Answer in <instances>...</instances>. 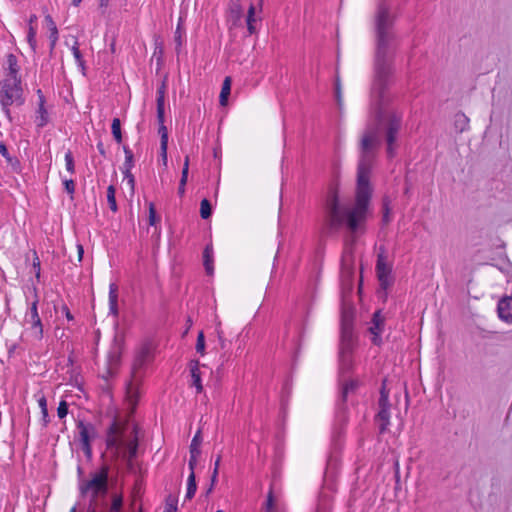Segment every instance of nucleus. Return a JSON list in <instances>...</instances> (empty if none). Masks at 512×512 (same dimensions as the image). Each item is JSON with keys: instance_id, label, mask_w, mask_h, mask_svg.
<instances>
[{"instance_id": "1", "label": "nucleus", "mask_w": 512, "mask_h": 512, "mask_svg": "<svg viewBox=\"0 0 512 512\" xmlns=\"http://www.w3.org/2000/svg\"><path fill=\"white\" fill-rule=\"evenodd\" d=\"M394 18L385 2H380L375 16L376 57L375 79L372 94L375 101V124L369 125L360 141V151L363 157L372 156L381 142L382 130H385V140L388 157H394L395 141L401 126V116L386 109L388 98L385 94L393 75L391 45L394 40Z\"/></svg>"}, {"instance_id": "2", "label": "nucleus", "mask_w": 512, "mask_h": 512, "mask_svg": "<svg viewBox=\"0 0 512 512\" xmlns=\"http://www.w3.org/2000/svg\"><path fill=\"white\" fill-rule=\"evenodd\" d=\"M370 162H360L357 170L355 204L352 207L342 205L337 188H332L327 198L326 227L328 233H337L342 228L355 232L366 220L372 196L370 185Z\"/></svg>"}, {"instance_id": "3", "label": "nucleus", "mask_w": 512, "mask_h": 512, "mask_svg": "<svg viewBox=\"0 0 512 512\" xmlns=\"http://www.w3.org/2000/svg\"><path fill=\"white\" fill-rule=\"evenodd\" d=\"M151 358V347L144 344L137 351L130 371V378L126 384V398L134 407L140 396V385L145 375V368Z\"/></svg>"}, {"instance_id": "4", "label": "nucleus", "mask_w": 512, "mask_h": 512, "mask_svg": "<svg viewBox=\"0 0 512 512\" xmlns=\"http://www.w3.org/2000/svg\"><path fill=\"white\" fill-rule=\"evenodd\" d=\"M355 345L356 338L353 330V315L351 312L343 311L339 352L340 370L342 373H348L353 367L352 353Z\"/></svg>"}, {"instance_id": "5", "label": "nucleus", "mask_w": 512, "mask_h": 512, "mask_svg": "<svg viewBox=\"0 0 512 512\" xmlns=\"http://www.w3.org/2000/svg\"><path fill=\"white\" fill-rule=\"evenodd\" d=\"M79 492L82 497L89 496V502L96 505L107 506L105 496L108 492V468L103 466L98 472L91 475L89 480L79 481Z\"/></svg>"}, {"instance_id": "6", "label": "nucleus", "mask_w": 512, "mask_h": 512, "mask_svg": "<svg viewBox=\"0 0 512 512\" xmlns=\"http://www.w3.org/2000/svg\"><path fill=\"white\" fill-rule=\"evenodd\" d=\"M21 80L5 78L0 87V103L4 114L11 120L9 107L13 104L21 106L24 103Z\"/></svg>"}, {"instance_id": "7", "label": "nucleus", "mask_w": 512, "mask_h": 512, "mask_svg": "<svg viewBox=\"0 0 512 512\" xmlns=\"http://www.w3.org/2000/svg\"><path fill=\"white\" fill-rule=\"evenodd\" d=\"M132 433L134 437L132 440L125 442L123 440V433L121 432L120 427L117 423H113L109 428V435L107 437V446L108 447H122L125 446L127 451V462L128 465L132 466V460L137 455L138 450V428L137 426H133Z\"/></svg>"}, {"instance_id": "8", "label": "nucleus", "mask_w": 512, "mask_h": 512, "mask_svg": "<svg viewBox=\"0 0 512 512\" xmlns=\"http://www.w3.org/2000/svg\"><path fill=\"white\" fill-rule=\"evenodd\" d=\"M379 411L376 415V421L379 425L380 433L387 431L390 425V403L389 392L386 390L385 381H383L380 389V397L378 400Z\"/></svg>"}, {"instance_id": "9", "label": "nucleus", "mask_w": 512, "mask_h": 512, "mask_svg": "<svg viewBox=\"0 0 512 512\" xmlns=\"http://www.w3.org/2000/svg\"><path fill=\"white\" fill-rule=\"evenodd\" d=\"M157 104V120L160 124L159 126V134L161 136L160 141V157L162 160H167V144H168V133L167 128L164 125L165 121V97L157 96L156 99Z\"/></svg>"}, {"instance_id": "10", "label": "nucleus", "mask_w": 512, "mask_h": 512, "mask_svg": "<svg viewBox=\"0 0 512 512\" xmlns=\"http://www.w3.org/2000/svg\"><path fill=\"white\" fill-rule=\"evenodd\" d=\"M34 292L36 293V288H34ZM38 297L35 294V299L31 303L29 311L25 315V321L27 324H30V328L32 330L33 336L40 340L43 337V326L41 319L38 314Z\"/></svg>"}, {"instance_id": "11", "label": "nucleus", "mask_w": 512, "mask_h": 512, "mask_svg": "<svg viewBox=\"0 0 512 512\" xmlns=\"http://www.w3.org/2000/svg\"><path fill=\"white\" fill-rule=\"evenodd\" d=\"M38 96V108L36 110L35 123L39 128H43L49 122V113L47 108L45 107V96L41 89L37 90Z\"/></svg>"}, {"instance_id": "12", "label": "nucleus", "mask_w": 512, "mask_h": 512, "mask_svg": "<svg viewBox=\"0 0 512 512\" xmlns=\"http://www.w3.org/2000/svg\"><path fill=\"white\" fill-rule=\"evenodd\" d=\"M384 329V317L381 315V311H376L373 314L371 326L369 328L370 333L373 335L372 342L375 345H380L382 342L381 334Z\"/></svg>"}, {"instance_id": "13", "label": "nucleus", "mask_w": 512, "mask_h": 512, "mask_svg": "<svg viewBox=\"0 0 512 512\" xmlns=\"http://www.w3.org/2000/svg\"><path fill=\"white\" fill-rule=\"evenodd\" d=\"M77 429L81 444L91 443L97 435L95 427L92 424H85L82 420L77 422Z\"/></svg>"}, {"instance_id": "14", "label": "nucleus", "mask_w": 512, "mask_h": 512, "mask_svg": "<svg viewBox=\"0 0 512 512\" xmlns=\"http://www.w3.org/2000/svg\"><path fill=\"white\" fill-rule=\"evenodd\" d=\"M500 319L512 323V296L502 298L497 307Z\"/></svg>"}, {"instance_id": "15", "label": "nucleus", "mask_w": 512, "mask_h": 512, "mask_svg": "<svg viewBox=\"0 0 512 512\" xmlns=\"http://www.w3.org/2000/svg\"><path fill=\"white\" fill-rule=\"evenodd\" d=\"M190 373L192 377V385L196 388L197 393H201L203 386L201 383V376L199 371V361L191 360L190 362Z\"/></svg>"}, {"instance_id": "16", "label": "nucleus", "mask_w": 512, "mask_h": 512, "mask_svg": "<svg viewBox=\"0 0 512 512\" xmlns=\"http://www.w3.org/2000/svg\"><path fill=\"white\" fill-rule=\"evenodd\" d=\"M109 310L112 315H118V286L115 283L109 286Z\"/></svg>"}, {"instance_id": "17", "label": "nucleus", "mask_w": 512, "mask_h": 512, "mask_svg": "<svg viewBox=\"0 0 512 512\" xmlns=\"http://www.w3.org/2000/svg\"><path fill=\"white\" fill-rule=\"evenodd\" d=\"M391 267L386 262L385 256L383 253L378 254L377 262H376V273L378 276L391 275Z\"/></svg>"}, {"instance_id": "18", "label": "nucleus", "mask_w": 512, "mask_h": 512, "mask_svg": "<svg viewBox=\"0 0 512 512\" xmlns=\"http://www.w3.org/2000/svg\"><path fill=\"white\" fill-rule=\"evenodd\" d=\"M8 74L6 78L20 79L18 77L19 66L15 55L9 54L7 56Z\"/></svg>"}, {"instance_id": "19", "label": "nucleus", "mask_w": 512, "mask_h": 512, "mask_svg": "<svg viewBox=\"0 0 512 512\" xmlns=\"http://www.w3.org/2000/svg\"><path fill=\"white\" fill-rule=\"evenodd\" d=\"M45 21L47 23L48 29L50 30L49 38L51 41V48H53L58 40V29L51 15L47 14L45 16Z\"/></svg>"}, {"instance_id": "20", "label": "nucleus", "mask_w": 512, "mask_h": 512, "mask_svg": "<svg viewBox=\"0 0 512 512\" xmlns=\"http://www.w3.org/2000/svg\"><path fill=\"white\" fill-rule=\"evenodd\" d=\"M454 127L457 132H464L469 127V119L463 113L454 116Z\"/></svg>"}, {"instance_id": "21", "label": "nucleus", "mask_w": 512, "mask_h": 512, "mask_svg": "<svg viewBox=\"0 0 512 512\" xmlns=\"http://www.w3.org/2000/svg\"><path fill=\"white\" fill-rule=\"evenodd\" d=\"M257 22V19L255 17V6L253 4L250 5L246 17V24H247V30L250 35L256 33V26L255 23Z\"/></svg>"}, {"instance_id": "22", "label": "nucleus", "mask_w": 512, "mask_h": 512, "mask_svg": "<svg viewBox=\"0 0 512 512\" xmlns=\"http://www.w3.org/2000/svg\"><path fill=\"white\" fill-rule=\"evenodd\" d=\"M231 91V79L230 77H226L223 81L220 96H219V102L220 105L225 106L228 101V96L230 95Z\"/></svg>"}, {"instance_id": "23", "label": "nucleus", "mask_w": 512, "mask_h": 512, "mask_svg": "<svg viewBox=\"0 0 512 512\" xmlns=\"http://www.w3.org/2000/svg\"><path fill=\"white\" fill-rule=\"evenodd\" d=\"M197 485H196V476L195 472H190L187 479V491L185 495V499H192L196 493Z\"/></svg>"}, {"instance_id": "24", "label": "nucleus", "mask_w": 512, "mask_h": 512, "mask_svg": "<svg viewBox=\"0 0 512 512\" xmlns=\"http://www.w3.org/2000/svg\"><path fill=\"white\" fill-rule=\"evenodd\" d=\"M334 91H335V99L337 102L338 109H339V111H342V109H343L342 85H341V80H340L338 73L336 74V78H335Z\"/></svg>"}, {"instance_id": "25", "label": "nucleus", "mask_w": 512, "mask_h": 512, "mask_svg": "<svg viewBox=\"0 0 512 512\" xmlns=\"http://www.w3.org/2000/svg\"><path fill=\"white\" fill-rule=\"evenodd\" d=\"M71 51L73 53V56L76 60V63L78 64V67L82 70L84 73L85 71V61L83 59V56L79 50V43L77 39H75L73 46L71 47Z\"/></svg>"}, {"instance_id": "26", "label": "nucleus", "mask_w": 512, "mask_h": 512, "mask_svg": "<svg viewBox=\"0 0 512 512\" xmlns=\"http://www.w3.org/2000/svg\"><path fill=\"white\" fill-rule=\"evenodd\" d=\"M201 442H202L201 430H198L191 441L189 452L194 453V454H201V450H200Z\"/></svg>"}, {"instance_id": "27", "label": "nucleus", "mask_w": 512, "mask_h": 512, "mask_svg": "<svg viewBox=\"0 0 512 512\" xmlns=\"http://www.w3.org/2000/svg\"><path fill=\"white\" fill-rule=\"evenodd\" d=\"M112 134L118 144L122 141V134H121V122L119 118H114L112 120L111 124Z\"/></svg>"}, {"instance_id": "28", "label": "nucleus", "mask_w": 512, "mask_h": 512, "mask_svg": "<svg viewBox=\"0 0 512 512\" xmlns=\"http://www.w3.org/2000/svg\"><path fill=\"white\" fill-rule=\"evenodd\" d=\"M358 387V381L356 380H350L347 383L344 384L341 392V397L343 401H346L347 396L350 392H353Z\"/></svg>"}, {"instance_id": "29", "label": "nucleus", "mask_w": 512, "mask_h": 512, "mask_svg": "<svg viewBox=\"0 0 512 512\" xmlns=\"http://www.w3.org/2000/svg\"><path fill=\"white\" fill-rule=\"evenodd\" d=\"M107 201L111 211L116 212L118 207L115 199V187L113 185H110L107 188Z\"/></svg>"}, {"instance_id": "30", "label": "nucleus", "mask_w": 512, "mask_h": 512, "mask_svg": "<svg viewBox=\"0 0 512 512\" xmlns=\"http://www.w3.org/2000/svg\"><path fill=\"white\" fill-rule=\"evenodd\" d=\"M212 214L211 204L204 198L200 203V216L202 219H208Z\"/></svg>"}, {"instance_id": "31", "label": "nucleus", "mask_w": 512, "mask_h": 512, "mask_svg": "<svg viewBox=\"0 0 512 512\" xmlns=\"http://www.w3.org/2000/svg\"><path fill=\"white\" fill-rule=\"evenodd\" d=\"M231 16L235 19V22L240 20L242 16V7L239 0H234L230 4Z\"/></svg>"}, {"instance_id": "32", "label": "nucleus", "mask_w": 512, "mask_h": 512, "mask_svg": "<svg viewBox=\"0 0 512 512\" xmlns=\"http://www.w3.org/2000/svg\"><path fill=\"white\" fill-rule=\"evenodd\" d=\"M27 41L28 44L33 52L36 51L37 47V41H36V29L33 25H30L28 27V33H27Z\"/></svg>"}, {"instance_id": "33", "label": "nucleus", "mask_w": 512, "mask_h": 512, "mask_svg": "<svg viewBox=\"0 0 512 512\" xmlns=\"http://www.w3.org/2000/svg\"><path fill=\"white\" fill-rule=\"evenodd\" d=\"M60 176L62 177L64 188H65L66 192L72 196L75 192L74 180L71 178H68L62 172H60Z\"/></svg>"}, {"instance_id": "34", "label": "nucleus", "mask_w": 512, "mask_h": 512, "mask_svg": "<svg viewBox=\"0 0 512 512\" xmlns=\"http://www.w3.org/2000/svg\"><path fill=\"white\" fill-rule=\"evenodd\" d=\"M127 166L126 168L123 170V173H124V180L127 181L128 185L130 186L131 190H134V185H135V179H134V176L133 174L131 173V162H127Z\"/></svg>"}, {"instance_id": "35", "label": "nucleus", "mask_w": 512, "mask_h": 512, "mask_svg": "<svg viewBox=\"0 0 512 512\" xmlns=\"http://www.w3.org/2000/svg\"><path fill=\"white\" fill-rule=\"evenodd\" d=\"M38 404L41 409L44 425H46L48 423V409L46 398L44 396L40 397L38 400Z\"/></svg>"}, {"instance_id": "36", "label": "nucleus", "mask_w": 512, "mask_h": 512, "mask_svg": "<svg viewBox=\"0 0 512 512\" xmlns=\"http://www.w3.org/2000/svg\"><path fill=\"white\" fill-rule=\"evenodd\" d=\"M123 504L122 496L114 495L109 512H120Z\"/></svg>"}, {"instance_id": "37", "label": "nucleus", "mask_w": 512, "mask_h": 512, "mask_svg": "<svg viewBox=\"0 0 512 512\" xmlns=\"http://www.w3.org/2000/svg\"><path fill=\"white\" fill-rule=\"evenodd\" d=\"M148 211H149V215H148L149 225L154 226L156 224V222L158 221L154 203H152V202L149 203Z\"/></svg>"}, {"instance_id": "38", "label": "nucleus", "mask_w": 512, "mask_h": 512, "mask_svg": "<svg viewBox=\"0 0 512 512\" xmlns=\"http://www.w3.org/2000/svg\"><path fill=\"white\" fill-rule=\"evenodd\" d=\"M378 281L383 290H387L393 283L391 275L378 276Z\"/></svg>"}, {"instance_id": "39", "label": "nucleus", "mask_w": 512, "mask_h": 512, "mask_svg": "<svg viewBox=\"0 0 512 512\" xmlns=\"http://www.w3.org/2000/svg\"><path fill=\"white\" fill-rule=\"evenodd\" d=\"M196 351L202 355L205 351V337L202 331H200L197 336Z\"/></svg>"}, {"instance_id": "40", "label": "nucleus", "mask_w": 512, "mask_h": 512, "mask_svg": "<svg viewBox=\"0 0 512 512\" xmlns=\"http://www.w3.org/2000/svg\"><path fill=\"white\" fill-rule=\"evenodd\" d=\"M182 35H183V31L181 29V19H180L179 23H178V26L176 28V31H175V36H174V40H175V43H176V50L177 51L182 46Z\"/></svg>"}, {"instance_id": "41", "label": "nucleus", "mask_w": 512, "mask_h": 512, "mask_svg": "<svg viewBox=\"0 0 512 512\" xmlns=\"http://www.w3.org/2000/svg\"><path fill=\"white\" fill-rule=\"evenodd\" d=\"M107 506L96 505L93 501L92 503H88L86 506V512H107Z\"/></svg>"}, {"instance_id": "42", "label": "nucleus", "mask_w": 512, "mask_h": 512, "mask_svg": "<svg viewBox=\"0 0 512 512\" xmlns=\"http://www.w3.org/2000/svg\"><path fill=\"white\" fill-rule=\"evenodd\" d=\"M199 456H200V454L190 453V458L188 461V467H189L190 472H195V468L197 466Z\"/></svg>"}, {"instance_id": "43", "label": "nucleus", "mask_w": 512, "mask_h": 512, "mask_svg": "<svg viewBox=\"0 0 512 512\" xmlns=\"http://www.w3.org/2000/svg\"><path fill=\"white\" fill-rule=\"evenodd\" d=\"M57 414L59 418H64L68 414V405L65 401L59 403Z\"/></svg>"}, {"instance_id": "44", "label": "nucleus", "mask_w": 512, "mask_h": 512, "mask_svg": "<svg viewBox=\"0 0 512 512\" xmlns=\"http://www.w3.org/2000/svg\"><path fill=\"white\" fill-rule=\"evenodd\" d=\"M212 257H213V248L211 245H207L203 252L204 262L205 261L213 262Z\"/></svg>"}, {"instance_id": "45", "label": "nucleus", "mask_w": 512, "mask_h": 512, "mask_svg": "<svg viewBox=\"0 0 512 512\" xmlns=\"http://www.w3.org/2000/svg\"><path fill=\"white\" fill-rule=\"evenodd\" d=\"M33 268L35 269V276L37 279L40 278V259L37 256L36 252H34V258L32 263Z\"/></svg>"}, {"instance_id": "46", "label": "nucleus", "mask_w": 512, "mask_h": 512, "mask_svg": "<svg viewBox=\"0 0 512 512\" xmlns=\"http://www.w3.org/2000/svg\"><path fill=\"white\" fill-rule=\"evenodd\" d=\"M273 508H274V498H273L272 492L270 491L267 496L265 509L267 512H272Z\"/></svg>"}, {"instance_id": "47", "label": "nucleus", "mask_w": 512, "mask_h": 512, "mask_svg": "<svg viewBox=\"0 0 512 512\" xmlns=\"http://www.w3.org/2000/svg\"><path fill=\"white\" fill-rule=\"evenodd\" d=\"M220 325H221V322H218L216 332L218 335L220 346L222 349H224L226 347V340L223 337V331L220 329Z\"/></svg>"}, {"instance_id": "48", "label": "nucleus", "mask_w": 512, "mask_h": 512, "mask_svg": "<svg viewBox=\"0 0 512 512\" xmlns=\"http://www.w3.org/2000/svg\"><path fill=\"white\" fill-rule=\"evenodd\" d=\"M187 179H188V177H185L184 175H181V179H180V183H179V187H178V194H179V196H183L184 193H185V186H186V183H187Z\"/></svg>"}, {"instance_id": "49", "label": "nucleus", "mask_w": 512, "mask_h": 512, "mask_svg": "<svg viewBox=\"0 0 512 512\" xmlns=\"http://www.w3.org/2000/svg\"><path fill=\"white\" fill-rule=\"evenodd\" d=\"M165 512H177V505L175 500L171 498L167 500Z\"/></svg>"}, {"instance_id": "50", "label": "nucleus", "mask_w": 512, "mask_h": 512, "mask_svg": "<svg viewBox=\"0 0 512 512\" xmlns=\"http://www.w3.org/2000/svg\"><path fill=\"white\" fill-rule=\"evenodd\" d=\"M83 452L88 460L92 458V447L91 443L82 444Z\"/></svg>"}, {"instance_id": "51", "label": "nucleus", "mask_w": 512, "mask_h": 512, "mask_svg": "<svg viewBox=\"0 0 512 512\" xmlns=\"http://www.w3.org/2000/svg\"><path fill=\"white\" fill-rule=\"evenodd\" d=\"M0 153L6 160H11L9 157L8 149L3 142L0 143Z\"/></svg>"}, {"instance_id": "52", "label": "nucleus", "mask_w": 512, "mask_h": 512, "mask_svg": "<svg viewBox=\"0 0 512 512\" xmlns=\"http://www.w3.org/2000/svg\"><path fill=\"white\" fill-rule=\"evenodd\" d=\"M165 92H166V84H165V82H162V84L157 89V96L165 97Z\"/></svg>"}, {"instance_id": "53", "label": "nucleus", "mask_w": 512, "mask_h": 512, "mask_svg": "<svg viewBox=\"0 0 512 512\" xmlns=\"http://www.w3.org/2000/svg\"><path fill=\"white\" fill-rule=\"evenodd\" d=\"M204 267H205V270H206L207 274H209V275L213 274V265H212V262H207V261H205V262H204Z\"/></svg>"}, {"instance_id": "54", "label": "nucleus", "mask_w": 512, "mask_h": 512, "mask_svg": "<svg viewBox=\"0 0 512 512\" xmlns=\"http://www.w3.org/2000/svg\"><path fill=\"white\" fill-rule=\"evenodd\" d=\"M74 163L75 162H66V171L69 172L70 174H73L75 171Z\"/></svg>"}, {"instance_id": "55", "label": "nucleus", "mask_w": 512, "mask_h": 512, "mask_svg": "<svg viewBox=\"0 0 512 512\" xmlns=\"http://www.w3.org/2000/svg\"><path fill=\"white\" fill-rule=\"evenodd\" d=\"M77 252H78V261L81 262L84 254V249L81 244L77 245Z\"/></svg>"}, {"instance_id": "56", "label": "nucleus", "mask_w": 512, "mask_h": 512, "mask_svg": "<svg viewBox=\"0 0 512 512\" xmlns=\"http://www.w3.org/2000/svg\"><path fill=\"white\" fill-rule=\"evenodd\" d=\"M218 471H219V470H217V467H214V469H213V473H212V476H211V483H212V486H214V484H215V483H216V481H217Z\"/></svg>"}, {"instance_id": "57", "label": "nucleus", "mask_w": 512, "mask_h": 512, "mask_svg": "<svg viewBox=\"0 0 512 512\" xmlns=\"http://www.w3.org/2000/svg\"><path fill=\"white\" fill-rule=\"evenodd\" d=\"M62 310L65 313L67 320H69V321L73 320V315L70 313L67 306H63Z\"/></svg>"}, {"instance_id": "58", "label": "nucleus", "mask_w": 512, "mask_h": 512, "mask_svg": "<svg viewBox=\"0 0 512 512\" xmlns=\"http://www.w3.org/2000/svg\"><path fill=\"white\" fill-rule=\"evenodd\" d=\"M124 151H125V160H127V161L133 160V158H134L133 153L127 148H124Z\"/></svg>"}, {"instance_id": "59", "label": "nucleus", "mask_w": 512, "mask_h": 512, "mask_svg": "<svg viewBox=\"0 0 512 512\" xmlns=\"http://www.w3.org/2000/svg\"><path fill=\"white\" fill-rule=\"evenodd\" d=\"M188 173H189V162H184V166H183L181 175L188 177Z\"/></svg>"}, {"instance_id": "60", "label": "nucleus", "mask_w": 512, "mask_h": 512, "mask_svg": "<svg viewBox=\"0 0 512 512\" xmlns=\"http://www.w3.org/2000/svg\"><path fill=\"white\" fill-rule=\"evenodd\" d=\"M36 21H37V16L35 14H32L28 19V27H30V25H33V23Z\"/></svg>"}, {"instance_id": "61", "label": "nucleus", "mask_w": 512, "mask_h": 512, "mask_svg": "<svg viewBox=\"0 0 512 512\" xmlns=\"http://www.w3.org/2000/svg\"><path fill=\"white\" fill-rule=\"evenodd\" d=\"M395 476L397 479H399V463H398V461L395 462Z\"/></svg>"}, {"instance_id": "62", "label": "nucleus", "mask_w": 512, "mask_h": 512, "mask_svg": "<svg viewBox=\"0 0 512 512\" xmlns=\"http://www.w3.org/2000/svg\"><path fill=\"white\" fill-rule=\"evenodd\" d=\"M108 2L109 0H100V7L103 8V7H107L108 6Z\"/></svg>"}, {"instance_id": "63", "label": "nucleus", "mask_w": 512, "mask_h": 512, "mask_svg": "<svg viewBox=\"0 0 512 512\" xmlns=\"http://www.w3.org/2000/svg\"><path fill=\"white\" fill-rule=\"evenodd\" d=\"M220 461H221V456L219 455L216 458V461H215V464H214V467H217V470H219Z\"/></svg>"}, {"instance_id": "64", "label": "nucleus", "mask_w": 512, "mask_h": 512, "mask_svg": "<svg viewBox=\"0 0 512 512\" xmlns=\"http://www.w3.org/2000/svg\"><path fill=\"white\" fill-rule=\"evenodd\" d=\"M81 2L82 0H72L74 6H78Z\"/></svg>"}]
</instances>
